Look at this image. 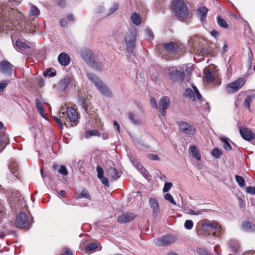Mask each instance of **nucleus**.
<instances>
[{"label": "nucleus", "mask_w": 255, "mask_h": 255, "mask_svg": "<svg viewBox=\"0 0 255 255\" xmlns=\"http://www.w3.org/2000/svg\"><path fill=\"white\" fill-rule=\"evenodd\" d=\"M23 15L16 8L4 4L0 5V32L12 30L15 22Z\"/></svg>", "instance_id": "1"}, {"label": "nucleus", "mask_w": 255, "mask_h": 255, "mask_svg": "<svg viewBox=\"0 0 255 255\" xmlns=\"http://www.w3.org/2000/svg\"><path fill=\"white\" fill-rule=\"evenodd\" d=\"M172 8L176 16L181 20L186 19L189 14L188 8L183 0H175L172 4Z\"/></svg>", "instance_id": "2"}, {"label": "nucleus", "mask_w": 255, "mask_h": 255, "mask_svg": "<svg viewBox=\"0 0 255 255\" xmlns=\"http://www.w3.org/2000/svg\"><path fill=\"white\" fill-rule=\"evenodd\" d=\"M19 25L24 32L33 34L37 31V23L35 18L31 19L29 17L25 19L21 23H19Z\"/></svg>", "instance_id": "3"}, {"label": "nucleus", "mask_w": 255, "mask_h": 255, "mask_svg": "<svg viewBox=\"0 0 255 255\" xmlns=\"http://www.w3.org/2000/svg\"><path fill=\"white\" fill-rule=\"evenodd\" d=\"M202 228L205 231L213 232L216 236H218V234H221V227L216 222H206L202 224Z\"/></svg>", "instance_id": "4"}, {"label": "nucleus", "mask_w": 255, "mask_h": 255, "mask_svg": "<svg viewBox=\"0 0 255 255\" xmlns=\"http://www.w3.org/2000/svg\"><path fill=\"white\" fill-rule=\"evenodd\" d=\"M136 35L134 31L128 33L125 36V41L127 51L132 53L135 46Z\"/></svg>", "instance_id": "5"}, {"label": "nucleus", "mask_w": 255, "mask_h": 255, "mask_svg": "<svg viewBox=\"0 0 255 255\" xmlns=\"http://www.w3.org/2000/svg\"><path fill=\"white\" fill-rule=\"evenodd\" d=\"M177 237L171 234H168L154 240V242L159 246H165L175 243L177 241Z\"/></svg>", "instance_id": "6"}, {"label": "nucleus", "mask_w": 255, "mask_h": 255, "mask_svg": "<svg viewBox=\"0 0 255 255\" xmlns=\"http://www.w3.org/2000/svg\"><path fill=\"white\" fill-rule=\"evenodd\" d=\"M166 72L174 82L182 81L184 77V72L177 70L176 67H169L166 69Z\"/></svg>", "instance_id": "7"}, {"label": "nucleus", "mask_w": 255, "mask_h": 255, "mask_svg": "<svg viewBox=\"0 0 255 255\" xmlns=\"http://www.w3.org/2000/svg\"><path fill=\"white\" fill-rule=\"evenodd\" d=\"M192 87L193 90L190 88L186 89L183 94V96L185 97L190 99L193 101H195L196 98L198 100L202 101V95L200 94L197 87L194 85H192Z\"/></svg>", "instance_id": "8"}, {"label": "nucleus", "mask_w": 255, "mask_h": 255, "mask_svg": "<svg viewBox=\"0 0 255 255\" xmlns=\"http://www.w3.org/2000/svg\"><path fill=\"white\" fill-rule=\"evenodd\" d=\"M245 84V80L244 78H240L227 85L226 89L228 92L234 93L238 91Z\"/></svg>", "instance_id": "9"}, {"label": "nucleus", "mask_w": 255, "mask_h": 255, "mask_svg": "<svg viewBox=\"0 0 255 255\" xmlns=\"http://www.w3.org/2000/svg\"><path fill=\"white\" fill-rule=\"evenodd\" d=\"M13 66L8 61L3 60L0 62V72L4 75L10 76L12 75Z\"/></svg>", "instance_id": "10"}, {"label": "nucleus", "mask_w": 255, "mask_h": 255, "mask_svg": "<svg viewBox=\"0 0 255 255\" xmlns=\"http://www.w3.org/2000/svg\"><path fill=\"white\" fill-rule=\"evenodd\" d=\"M179 127L180 130L186 134L193 135L196 131L194 125L189 124L185 122H180Z\"/></svg>", "instance_id": "11"}, {"label": "nucleus", "mask_w": 255, "mask_h": 255, "mask_svg": "<svg viewBox=\"0 0 255 255\" xmlns=\"http://www.w3.org/2000/svg\"><path fill=\"white\" fill-rule=\"evenodd\" d=\"M28 224V221L26 215L23 212L19 214L15 221V226L20 228H23L27 226Z\"/></svg>", "instance_id": "12"}, {"label": "nucleus", "mask_w": 255, "mask_h": 255, "mask_svg": "<svg viewBox=\"0 0 255 255\" xmlns=\"http://www.w3.org/2000/svg\"><path fill=\"white\" fill-rule=\"evenodd\" d=\"M80 53L83 59L89 65L96 57L92 51L87 48H82L80 50Z\"/></svg>", "instance_id": "13"}, {"label": "nucleus", "mask_w": 255, "mask_h": 255, "mask_svg": "<svg viewBox=\"0 0 255 255\" xmlns=\"http://www.w3.org/2000/svg\"><path fill=\"white\" fill-rule=\"evenodd\" d=\"M135 217V215L132 213L127 212L119 216L117 221L122 224L127 223L132 221Z\"/></svg>", "instance_id": "14"}, {"label": "nucleus", "mask_w": 255, "mask_h": 255, "mask_svg": "<svg viewBox=\"0 0 255 255\" xmlns=\"http://www.w3.org/2000/svg\"><path fill=\"white\" fill-rule=\"evenodd\" d=\"M170 99L166 97H162L159 103V110L161 115L164 116V110L167 109L169 107Z\"/></svg>", "instance_id": "15"}, {"label": "nucleus", "mask_w": 255, "mask_h": 255, "mask_svg": "<svg viewBox=\"0 0 255 255\" xmlns=\"http://www.w3.org/2000/svg\"><path fill=\"white\" fill-rule=\"evenodd\" d=\"M240 132L242 137L246 140H251L254 139L255 135L252 131L247 128H241Z\"/></svg>", "instance_id": "16"}, {"label": "nucleus", "mask_w": 255, "mask_h": 255, "mask_svg": "<svg viewBox=\"0 0 255 255\" xmlns=\"http://www.w3.org/2000/svg\"><path fill=\"white\" fill-rule=\"evenodd\" d=\"M70 77L69 76H65L58 84L57 88L59 91L64 92L70 84Z\"/></svg>", "instance_id": "17"}, {"label": "nucleus", "mask_w": 255, "mask_h": 255, "mask_svg": "<svg viewBox=\"0 0 255 255\" xmlns=\"http://www.w3.org/2000/svg\"><path fill=\"white\" fill-rule=\"evenodd\" d=\"M96 87L103 95L108 97L113 96L111 91L103 81L101 82V84H99Z\"/></svg>", "instance_id": "18"}, {"label": "nucleus", "mask_w": 255, "mask_h": 255, "mask_svg": "<svg viewBox=\"0 0 255 255\" xmlns=\"http://www.w3.org/2000/svg\"><path fill=\"white\" fill-rule=\"evenodd\" d=\"M71 60L69 55L65 52L61 53L58 57L59 63L62 66H67L70 64Z\"/></svg>", "instance_id": "19"}, {"label": "nucleus", "mask_w": 255, "mask_h": 255, "mask_svg": "<svg viewBox=\"0 0 255 255\" xmlns=\"http://www.w3.org/2000/svg\"><path fill=\"white\" fill-rule=\"evenodd\" d=\"M164 48L166 51L170 54H174L176 53L178 48L177 44L173 42L166 43L164 45Z\"/></svg>", "instance_id": "20"}, {"label": "nucleus", "mask_w": 255, "mask_h": 255, "mask_svg": "<svg viewBox=\"0 0 255 255\" xmlns=\"http://www.w3.org/2000/svg\"><path fill=\"white\" fill-rule=\"evenodd\" d=\"M88 65L96 71H101L103 70L104 63L99 61L96 57H95Z\"/></svg>", "instance_id": "21"}, {"label": "nucleus", "mask_w": 255, "mask_h": 255, "mask_svg": "<svg viewBox=\"0 0 255 255\" xmlns=\"http://www.w3.org/2000/svg\"><path fill=\"white\" fill-rule=\"evenodd\" d=\"M108 176L113 180H116L121 177V173L115 167H110L107 171Z\"/></svg>", "instance_id": "22"}, {"label": "nucleus", "mask_w": 255, "mask_h": 255, "mask_svg": "<svg viewBox=\"0 0 255 255\" xmlns=\"http://www.w3.org/2000/svg\"><path fill=\"white\" fill-rule=\"evenodd\" d=\"M68 118L72 122H75L78 119V113L76 110L73 108H68L67 110Z\"/></svg>", "instance_id": "23"}, {"label": "nucleus", "mask_w": 255, "mask_h": 255, "mask_svg": "<svg viewBox=\"0 0 255 255\" xmlns=\"http://www.w3.org/2000/svg\"><path fill=\"white\" fill-rule=\"evenodd\" d=\"M242 229L247 232H254L255 231V225L250 222H245L242 224Z\"/></svg>", "instance_id": "24"}, {"label": "nucleus", "mask_w": 255, "mask_h": 255, "mask_svg": "<svg viewBox=\"0 0 255 255\" xmlns=\"http://www.w3.org/2000/svg\"><path fill=\"white\" fill-rule=\"evenodd\" d=\"M149 204L153 210V216H157L159 211V205L157 200L155 198H151L149 199Z\"/></svg>", "instance_id": "25"}, {"label": "nucleus", "mask_w": 255, "mask_h": 255, "mask_svg": "<svg viewBox=\"0 0 255 255\" xmlns=\"http://www.w3.org/2000/svg\"><path fill=\"white\" fill-rule=\"evenodd\" d=\"M208 11V9L205 6L199 7L198 9V14L200 17L201 21H205L206 20Z\"/></svg>", "instance_id": "26"}, {"label": "nucleus", "mask_w": 255, "mask_h": 255, "mask_svg": "<svg viewBox=\"0 0 255 255\" xmlns=\"http://www.w3.org/2000/svg\"><path fill=\"white\" fill-rule=\"evenodd\" d=\"M87 76L88 78L93 82L97 87L99 84H101L102 81L95 74L92 73H87Z\"/></svg>", "instance_id": "27"}, {"label": "nucleus", "mask_w": 255, "mask_h": 255, "mask_svg": "<svg viewBox=\"0 0 255 255\" xmlns=\"http://www.w3.org/2000/svg\"><path fill=\"white\" fill-rule=\"evenodd\" d=\"M128 118L134 125H140L142 123L141 120L132 112L128 113Z\"/></svg>", "instance_id": "28"}, {"label": "nucleus", "mask_w": 255, "mask_h": 255, "mask_svg": "<svg viewBox=\"0 0 255 255\" xmlns=\"http://www.w3.org/2000/svg\"><path fill=\"white\" fill-rule=\"evenodd\" d=\"M16 47L21 51H24L29 49L30 47L26 43L22 41L20 39H17L15 42Z\"/></svg>", "instance_id": "29"}, {"label": "nucleus", "mask_w": 255, "mask_h": 255, "mask_svg": "<svg viewBox=\"0 0 255 255\" xmlns=\"http://www.w3.org/2000/svg\"><path fill=\"white\" fill-rule=\"evenodd\" d=\"M189 149L192 152L193 157L196 158L197 160H200L201 154L199 152L197 147L195 145H191L190 146Z\"/></svg>", "instance_id": "30"}, {"label": "nucleus", "mask_w": 255, "mask_h": 255, "mask_svg": "<svg viewBox=\"0 0 255 255\" xmlns=\"http://www.w3.org/2000/svg\"><path fill=\"white\" fill-rule=\"evenodd\" d=\"M78 98L79 100V103L81 104L82 108L85 110H87L88 107V104L87 103V101L86 99L84 97L82 93L79 94L78 95Z\"/></svg>", "instance_id": "31"}, {"label": "nucleus", "mask_w": 255, "mask_h": 255, "mask_svg": "<svg viewBox=\"0 0 255 255\" xmlns=\"http://www.w3.org/2000/svg\"><path fill=\"white\" fill-rule=\"evenodd\" d=\"M40 10L35 5L31 4L29 10V16H35V17H38L40 14Z\"/></svg>", "instance_id": "32"}, {"label": "nucleus", "mask_w": 255, "mask_h": 255, "mask_svg": "<svg viewBox=\"0 0 255 255\" xmlns=\"http://www.w3.org/2000/svg\"><path fill=\"white\" fill-rule=\"evenodd\" d=\"M11 172L15 176L17 175L18 164L15 161H11L9 165Z\"/></svg>", "instance_id": "33"}, {"label": "nucleus", "mask_w": 255, "mask_h": 255, "mask_svg": "<svg viewBox=\"0 0 255 255\" xmlns=\"http://www.w3.org/2000/svg\"><path fill=\"white\" fill-rule=\"evenodd\" d=\"M36 107L40 114L44 117V111L43 108L42 104L39 99L37 98L35 100Z\"/></svg>", "instance_id": "34"}, {"label": "nucleus", "mask_w": 255, "mask_h": 255, "mask_svg": "<svg viewBox=\"0 0 255 255\" xmlns=\"http://www.w3.org/2000/svg\"><path fill=\"white\" fill-rule=\"evenodd\" d=\"M131 19L133 23L136 25H139L141 23V19L140 16L136 12L132 14Z\"/></svg>", "instance_id": "35"}, {"label": "nucleus", "mask_w": 255, "mask_h": 255, "mask_svg": "<svg viewBox=\"0 0 255 255\" xmlns=\"http://www.w3.org/2000/svg\"><path fill=\"white\" fill-rule=\"evenodd\" d=\"M205 73L207 82H211L215 80V77L213 75L212 72L209 69H208L206 71H205Z\"/></svg>", "instance_id": "36"}, {"label": "nucleus", "mask_w": 255, "mask_h": 255, "mask_svg": "<svg viewBox=\"0 0 255 255\" xmlns=\"http://www.w3.org/2000/svg\"><path fill=\"white\" fill-rule=\"evenodd\" d=\"M94 135L100 136L101 135V134L97 130H92L87 131L85 134V137L87 138H88L91 137L92 136H94Z\"/></svg>", "instance_id": "37"}, {"label": "nucleus", "mask_w": 255, "mask_h": 255, "mask_svg": "<svg viewBox=\"0 0 255 255\" xmlns=\"http://www.w3.org/2000/svg\"><path fill=\"white\" fill-rule=\"evenodd\" d=\"M217 20V23H218V25L221 27H222L224 28H228V24L227 23L226 21L224 19L221 18L220 16H218Z\"/></svg>", "instance_id": "38"}, {"label": "nucleus", "mask_w": 255, "mask_h": 255, "mask_svg": "<svg viewBox=\"0 0 255 255\" xmlns=\"http://www.w3.org/2000/svg\"><path fill=\"white\" fill-rule=\"evenodd\" d=\"M221 141L224 143V148L227 151H229L232 149V147L228 141V139L226 137H222Z\"/></svg>", "instance_id": "39"}, {"label": "nucleus", "mask_w": 255, "mask_h": 255, "mask_svg": "<svg viewBox=\"0 0 255 255\" xmlns=\"http://www.w3.org/2000/svg\"><path fill=\"white\" fill-rule=\"evenodd\" d=\"M70 84L69 86L73 90H77L79 88V85L74 78L71 77L70 78Z\"/></svg>", "instance_id": "40"}, {"label": "nucleus", "mask_w": 255, "mask_h": 255, "mask_svg": "<svg viewBox=\"0 0 255 255\" xmlns=\"http://www.w3.org/2000/svg\"><path fill=\"white\" fill-rule=\"evenodd\" d=\"M82 198H86L89 200H91V196L87 190H83L81 193L79 194L77 197V199H80Z\"/></svg>", "instance_id": "41"}, {"label": "nucleus", "mask_w": 255, "mask_h": 255, "mask_svg": "<svg viewBox=\"0 0 255 255\" xmlns=\"http://www.w3.org/2000/svg\"><path fill=\"white\" fill-rule=\"evenodd\" d=\"M253 96H248L245 100L244 103V106L246 108H247L249 111L251 110V103L252 101V99L253 98Z\"/></svg>", "instance_id": "42"}, {"label": "nucleus", "mask_w": 255, "mask_h": 255, "mask_svg": "<svg viewBox=\"0 0 255 255\" xmlns=\"http://www.w3.org/2000/svg\"><path fill=\"white\" fill-rule=\"evenodd\" d=\"M12 226V222H9L7 224L4 225L3 228V229L7 231V233L9 234L13 233V230H11V227Z\"/></svg>", "instance_id": "43"}, {"label": "nucleus", "mask_w": 255, "mask_h": 255, "mask_svg": "<svg viewBox=\"0 0 255 255\" xmlns=\"http://www.w3.org/2000/svg\"><path fill=\"white\" fill-rule=\"evenodd\" d=\"M119 7V3L117 2H114L112 6L110 8L109 10V13L107 15L109 16L111 15L112 13H114L118 9Z\"/></svg>", "instance_id": "44"}, {"label": "nucleus", "mask_w": 255, "mask_h": 255, "mask_svg": "<svg viewBox=\"0 0 255 255\" xmlns=\"http://www.w3.org/2000/svg\"><path fill=\"white\" fill-rule=\"evenodd\" d=\"M196 252L199 255H209L210 253L203 248H198L196 249Z\"/></svg>", "instance_id": "45"}, {"label": "nucleus", "mask_w": 255, "mask_h": 255, "mask_svg": "<svg viewBox=\"0 0 255 255\" xmlns=\"http://www.w3.org/2000/svg\"><path fill=\"white\" fill-rule=\"evenodd\" d=\"M235 177L239 185L241 187H243L245 185V180L243 177L239 175H236Z\"/></svg>", "instance_id": "46"}, {"label": "nucleus", "mask_w": 255, "mask_h": 255, "mask_svg": "<svg viewBox=\"0 0 255 255\" xmlns=\"http://www.w3.org/2000/svg\"><path fill=\"white\" fill-rule=\"evenodd\" d=\"M56 74L55 71H52L51 69L48 68L43 73V76L44 77L49 76V77H53L56 75Z\"/></svg>", "instance_id": "47"}, {"label": "nucleus", "mask_w": 255, "mask_h": 255, "mask_svg": "<svg viewBox=\"0 0 255 255\" xmlns=\"http://www.w3.org/2000/svg\"><path fill=\"white\" fill-rule=\"evenodd\" d=\"M222 154V151L218 148H215L212 151V155L215 157L218 158Z\"/></svg>", "instance_id": "48"}, {"label": "nucleus", "mask_w": 255, "mask_h": 255, "mask_svg": "<svg viewBox=\"0 0 255 255\" xmlns=\"http://www.w3.org/2000/svg\"><path fill=\"white\" fill-rule=\"evenodd\" d=\"M164 199L170 202V203H171L172 204H173V205H176V202L175 201H174L172 196L169 194V193H166L165 195H164Z\"/></svg>", "instance_id": "49"}, {"label": "nucleus", "mask_w": 255, "mask_h": 255, "mask_svg": "<svg viewBox=\"0 0 255 255\" xmlns=\"http://www.w3.org/2000/svg\"><path fill=\"white\" fill-rule=\"evenodd\" d=\"M10 81L9 80H5L0 82V91H3L5 88L9 83Z\"/></svg>", "instance_id": "50"}, {"label": "nucleus", "mask_w": 255, "mask_h": 255, "mask_svg": "<svg viewBox=\"0 0 255 255\" xmlns=\"http://www.w3.org/2000/svg\"><path fill=\"white\" fill-rule=\"evenodd\" d=\"M173 184L171 182H165L163 187V192L164 193L167 192L172 187Z\"/></svg>", "instance_id": "51"}, {"label": "nucleus", "mask_w": 255, "mask_h": 255, "mask_svg": "<svg viewBox=\"0 0 255 255\" xmlns=\"http://www.w3.org/2000/svg\"><path fill=\"white\" fill-rule=\"evenodd\" d=\"M98 248L97 245L95 243L88 244L86 247V251H91L96 249Z\"/></svg>", "instance_id": "52"}, {"label": "nucleus", "mask_w": 255, "mask_h": 255, "mask_svg": "<svg viewBox=\"0 0 255 255\" xmlns=\"http://www.w3.org/2000/svg\"><path fill=\"white\" fill-rule=\"evenodd\" d=\"M193 226V223L191 220H186L184 224L185 228L187 230H191Z\"/></svg>", "instance_id": "53"}, {"label": "nucleus", "mask_w": 255, "mask_h": 255, "mask_svg": "<svg viewBox=\"0 0 255 255\" xmlns=\"http://www.w3.org/2000/svg\"><path fill=\"white\" fill-rule=\"evenodd\" d=\"M96 170L98 173V178L103 177L104 176V170L102 167L101 166L98 165L97 166Z\"/></svg>", "instance_id": "54"}, {"label": "nucleus", "mask_w": 255, "mask_h": 255, "mask_svg": "<svg viewBox=\"0 0 255 255\" xmlns=\"http://www.w3.org/2000/svg\"><path fill=\"white\" fill-rule=\"evenodd\" d=\"M94 11L96 13H103L105 11V8L102 5H99L95 8Z\"/></svg>", "instance_id": "55"}, {"label": "nucleus", "mask_w": 255, "mask_h": 255, "mask_svg": "<svg viewBox=\"0 0 255 255\" xmlns=\"http://www.w3.org/2000/svg\"><path fill=\"white\" fill-rule=\"evenodd\" d=\"M59 172L63 175L66 176L68 175V171L66 167L64 165H61L59 169Z\"/></svg>", "instance_id": "56"}, {"label": "nucleus", "mask_w": 255, "mask_h": 255, "mask_svg": "<svg viewBox=\"0 0 255 255\" xmlns=\"http://www.w3.org/2000/svg\"><path fill=\"white\" fill-rule=\"evenodd\" d=\"M8 234H9L7 233V231H5L3 227L0 225V238H3Z\"/></svg>", "instance_id": "57"}, {"label": "nucleus", "mask_w": 255, "mask_h": 255, "mask_svg": "<svg viewBox=\"0 0 255 255\" xmlns=\"http://www.w3.org/2000/svg\"><path fill=\"white\" fill-rule=\"evenodd\" d=\"M246 192L250 194L255 195V187H248L246 188Z\"/></svg>", "instance_id": "58"}, {"label": "nucleus", "mask_w": 255, "mask_h": 255, "mask_svg": "<svg viewBox=\"0 0 255 255\" xmlns=\"http://www.w3.org/2000/svg\"><path fill=\"white\" fill-rule=\"evenodd\" d=\"M99 179H100L101 180L102 183L103 184H104L105 186H106L107 187L110 186L109 182L108 179L107 177H105L103 176V177L99 178Z\"/></svg>", "instance_id": "59"}, {"label": "nucleus", "mask_w": 255, "mask_h": 255, "mask_svg": "<svg viewBox=\"0 0 255 255\" xmlns=\"http://www.w3.org/2000/svg\"><path fill=\"white\" fill-rule=\"evenodd\" d=\"M145 33L146 35L150 39H153L154 37L153 33L151 29H147L145 30Z\"/></svg>", "instance_id": "60"}, {"label": "nucleus", "mask_w": 255, "mask_h": 255, "mask_svg": "<svg viewBox=\"0 0 255 255\" xmlns=\"http://www.w3.org/2000/svg\"><path fill=\"white\" fill-rule=\"evenodd\" d=\"M148 157L150 159L152 160H159L158 156L156 154H150L148 155Z\"/></svg>", "instance_id": "61"}, {"label": "nucleus", "mask_w": 255, "mask_h": 255, "mask_svg": "<svg viewBox=\"0 0 255 255\" xmlns=\"http://www.w3.org/2000/svg\"><path fill=\"white\" fill-rule=\"evenodd\" d=\"M150 103L153 108L157 109V108H158L157 104L155 99L153 98H151L150 99Z\"/></svg>", "instance_id": "62"}, {"label": "nucleus", "mask_w": 255, "mask_h": 255, "mask_svg": "<svg viewBox=\"0 0 255 255\" xmlns=\"http://www.w3.org/2000/svg\"><path fill=\"white\" fill-rule=\"evenodd\" d=\"M60 24L63 27H66L68 24L67 18H62L60 20Z\"/></svg>", "instance_id": "63"}, {"label": "nucleus", "mask_w": 255, "mask_h": 255, "mask_svg": "<svg viewBox=\"0 0 255 255\" xmlns=\"http://www.w3.org/2000/svg\"><path fill=\"white\" fill-rule=\"evenodd\" d=\"M38 84L40 87H43L44 85L45 82L41 77H39L38 79Z\"/></svg>", "instance_id": "64"}]
</instances>
